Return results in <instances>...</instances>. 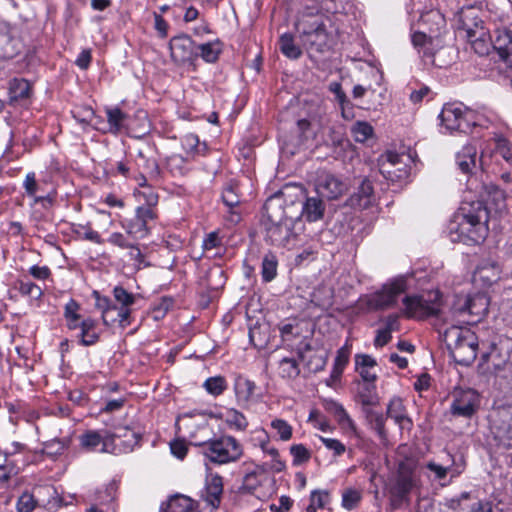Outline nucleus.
<instances>
[{
    "label": "nucleus",
    "mask_w": 512,
    "mask_h": 512,
    "mask_svg": "<svg viewBox=\"0 0 512 512\" xmlns=\"http://www.w3.org/2000/svg\"><path fill=\"white\" fill-rule=\"evenodd\" d=\"M135 217L142 220L145 224H148L149 220H153L156 218V213L154 211V208L142 205L137 207Z\"/></svg>",
    "instance_id": "69168bd1"
},
{
    "label": "nucleus",
    "mask_w": 512,
    "mask_h": 512,
    "mask_svg": "<svg viewBox=\"0 0 512 512\" xmlns=\"http://www.w3.org/2000/svg\"><path fill=\"white\" fill-rule=\"evenodd\" d=\"M489 304L490 299L485 293L457 296L442 324H476L487 315Z\"/></svg>",
    "instance_id": "20e7f679"
},
{
    "label": "nucleus",
    "mask_w": 512,
    "mask_h": 512,
    "mask_svg": "<svg viewBox=\"0 0 512 512\" xmlns=\"http://www.w3.org/2000/svg\"><path fill=\"white\" fill-rule=\"evenodd\" d=\"M404 314L408 318L417 320L436 316L439 320L441 311V296L438 291L429 292L427 295L407 296L403 299Z\"/></svg>",
    "instance_id": "6e6552de"
},
{
    "label": "nucleus",
    "mask_w": 512,
    "mask_h": 512,
    "mask_svg": "<svg viewBox=\"0 0 512 512\" xmlns=\"http://www.w3.org/2000/svg\"><path fill=\"white\" fill-rule=\"evenodd\" d=\"M484 206L489 208L490 214L492 211L500 212L505 208V194L499 188H493L488 192L486 204Z\"/></svg>",
    "instance_id": "4c0bfd02"
},
{
    "label": "nucleus",
    "mask_w": 512,
    "mask_h": 512,
    "mask_svg": "<svg viewBox=\"0 0 512 512\" xmlns=\"http://www.w3.org/2000/svg\"><path fill=\"white\" fill-rule=\"evenodd\" d=\"M347 190V185L331 174L321 177L317 184L318 193L328 199H336Z\"/></svg>",
    "instance_id": "a211bd4d"
},
{
    "label": "nucleus",
    "mask_w": 512,
    "mask_h": 512,
    "mask_svg": "<svg viewBox=\"0 0 512 512\" xmlns=\"http://www.w3.org/2000/svg\"><path fill=\"white\" fill-rule=\"evenodd\" d=\"M185 159L178 154H173L166 159V166L173 175H183L186 172Z\"/></svg>",
    "instance_id": "3c124183"
},
{
    "label": "nucleus",
    "mask_w": 512,
    "mask_h": 512,
    "mask_svg": "<svg viewBox=\"0 0 512 512\" xmlns=\"http://www.w3.org/2000/svg\"><path fill=\"white\" fill-rule=\"evenodd\" d=\"M21 49L18 30L8 22L0 19V58L11 59Z\"/></svg>",
    "instance_id": "ddd939ff"
},
{
    "label": "nucleus",
    "mask_w": 512,
    "mask_h": 512,
    "mask_svg": "<svg viewBox=\"0 0 512 512\" xmlns=\"http://www.w3.org/2000/svg\"><path fill=\"white\" fill-rule=\"evenodd\" d=\"M113 295L115 300L121 304V306L130 307L135 303V296L121 286H116L113 289Z\"/></svg>",
    "instance_id": "4d7b16f0"
},
{
    "label": "nucleus",
    "mask_w": 512,
    "mask_h": 512,
    "mask_svg": "<svg viewBox=\"0 0 512 512\" xmlns=\"http://www.w3.org/2000/svg\"><path fill=\"white\" fill-rule=\"evenodd\" d=\"M367 419L372 425L373 429L377 432V434L381 438H385L386 431H385V417L382 413L376 412L373 410L367 411Z\"/></svg>",
    "instance_id": "09e8293b"
},
{
    "label": "nucleus",
    "mask_w": 512,
    "mask_h": 512,
    "mask_svg": "<svg viewBox=\"0 0 512 512\" xmlns=\"http://www.w3.org/2000/svg\"><path fill=\"white\" fill-rule=\"evenodd\" d=\"M202 448V454L212 463L228 464L238 461L243 456V446L233 436L224 435L216 439L194 442Z\"/></svg>",
    "instance_id": "423d86ee"
},
{
    "label": "nucleus",
    "mask_w": 512,
    "mask_h": 512,
    "mask_svg": "<svg viewBox=\"0 0 512 512\" xmlns=\"http://www.w3.org/2000/svg\"><path fill=\"white\" fill-rule=\"evenodd\" d=\"M224 419L230 429L244 431L248 426L245 415L234 408L228 409L225 412Z\"/></svg>",
    "instance_id": "e433bc0d"
},
{
    "label": "nucleus",
    "mask_w": 512,
    "mask_h": 512,
    "mask_svg": "<svg viewBox=\"0 0 512 512\" xmlns=\"http://www.w3.org/2000/svg\"><path fill=\"white\" fill-rule=\"evenodd\" d=\"M80 445L87 451H94L100 445H102V452L106 451V446L109 442L108 435H102L100 432L95 430H88L79 437Z\"/></svg>",
    "instance_id": "5701e85b"
},
{
    "label": "nucleus",
    "mask_w": 512,
    "mask_h": 512,
    "mask_svg": "<svg viewBox=\"0 0 512 512\" xmlns=\"http://www.w3.org/2000/svg\"><path fill=\"white\" fill-rule=\"evenodd\" d=\"M35 500L32 494L23 493L17 501V510L19 512H31L35 508Z\"/></svg>",
    "instance_id": "680f3d73"
},
{
    "label": "nucleus",
    "mask_w": 512,
    "mask_h": 512,
    "mask_svg": "<svg viewBox=\"0 0 512 512\" xmlns=\"http://www.w3.org/2000/svg\"><path fill=\"white\" fill-rule=\"evenodd\" d=\"M477 149L473 145H466L457 153L456 161L462 172L468 173L475 166Z\"/></svg>",
    "instance_id": "c756f323"
},
{
    "label": "nucleus",
    "mask_w": 512,
    "mask_h": 512,
    "mask_svg": "<svg viewBox=\"0 0 512 512\" xmlns=\"http://www.w3.org/2000/svg\"><path fill=\"white\" fill-rule=\"evenodd\" d=\"M362 494L360 490L347 488L342 493V506L347 510H352L361 501Z\"/></svg>",
    "instance_id": "de8ad7c7"
},
{
    "label": "nucleus",
    "mask_w": 512,
    "mask_h": 512,
    "mask_svg": "<svg viewBox=\"0 0 512 512\" xmlns=\"http://www.w3.org/2000/svg\"><path fill=\"white\" fill-rule=\"evenodd\" d=\"M123 227L126 230L127 234L133 236L136 239H143L149 233L147 224H145L142 220L138 219L135 216L134 218L127 221L123 225Z\"/></svg>",
    "instance_id": "ea45409f"
},
{
    "label": "nucleus",
    "mask_w": 512,
    "mask_h": 512,
    "mask_svg": "<svg viewBox=\"0 0 512 512\" xmlns=\"http://www.w3.org/2000/svg\"><path fill=\"white\" fill-rule=\"evenodd\" d=\"M96 298L95 306L102 311V319L105 325H111L115 323L114 311L117 310V306L110 305V300L107 297H101L98 292H94Z\"/></svg>",
    "instance_id": "c9c22d12"
},
{
    "label": "nucleus",
    "mask_w": 512,
    "mask_h": 512,
    "mask_svg": "<svg viewBox=\"0 0 512 512\" xmlns=\"http://www.w3.org/2000/svg\"><path fill=\"white\" fill-rule=\"evenodd\" d=\"M329 410L334 415V417L336 418L337 422L341 427H343L344 429H350L354 432L356 431V427L353 420L349 417L348 413L346 412L342 405L333 402L330 404Z\"/></svg>",
    "instance_id": "58836bf2"
},
{
    "label": "nucleus",
    "mask_w": 512,
    "mask_h": 512,
    "mask_svg": "<svg viewBox=\"0 0 512 512\" xmlns=\"http://www.w3.org/2000/svg\"><path fill=\"white\" fill-rule=\"evenodd\" d=\"M171 56L175 62L185 63L198 56L193 40L187 35H179L170 40Z\"/></svg>",
    "instance_id": "2eb2a0df"
},
{
    "label": "nucleus",
    "mask_w": 512,
    "mask_h": 512,
    "mask_svg": "<svg viewBox=\"0 0 512 512\" xmlns=\"http://www.w3.org/2000/svg\"><path fill=\"white\" fill-rule=\"evenodd\" d=\"M495 153L512 166V141L502 135L495 136Z\"/></svg>",
    "instance_id": "a19ab883"
},
{
    "label": "nucleus",
    "mask_w": 512,
    "mask_h": 512,
    "mask_svg": "<svg viewBox=\"0 0 512 512\" xmlns=\"http://www.w3.org/2000/svg\"><path fill=\"white\" fill-rule=\"evenodd\" d=\"M163 512H197L195 502L185 495L171 497Z\"/></svg>",
    "instance_id": "c85d7f7f"
},
{
    "label": "nucleus",
    "mask_w": 512,
    "mask_h": 512,
    "mask_svg": "<svg viewBox=\"0 0 512 512\" xmlns=\"http://www.w3.org/2000/svg\"><path fill=\"white\" fill-rule=\"evenodd\" d=\"M31 85L25 79H13L9 83V100L11 103L27 99L30 96Z\"/></svg>",
    "instance_id": "cd10ccee"
},
{
    "label": "nucleus",
    "mask_w": 512,
    "mask_h": 512,
    "mask_svg": "<svg viewBox=\"0 0 512 512\" xmlns=\"http://www.w3.org/2000/svg\"><path fill=\"white\" fill-rule=\"evenodd\" d=\"M203 386L209 394L219 396L226 390L227 382L224 377L215 376L208 378Z\"/></svg>",
    "instance_id": "49530a36"
},
{
    "label": "nucleus",
    "mask_w": 512,
    "mask_h": 512,
    "mask_svg": "<svg viewBox=\"0 0 512 512\" xmlns=\"http://www.w3.org/2000/svg\"><path fill=\"white\" fill-rule=\"evenodd\" d=\"M96 326L97 321L92 318H86L81 321L79 340L82 345L91 346L99 340V333L97 332Z\"/></svg>",
    "instance_id": "bb28decb"
},
{
    "label": "nucleus",
    "mask_w": 512,
    "mask_h": 512,
    "mask_svg": "<svg viewBox=\"0 0 512 512\" xmlns=\"http://www.w3.org/2000/svg\"><path fill=\"white\" fill-rule=\"evenodd\" d=\"M18 290L22 295L29 296L32 299H39L42 295V290L38 285L25 279L18 281Z\"/></svg>",
    "instance_id": "8fccbe9b"
},
{
    "label": "nucleus",
    "mask_w": 512,
    "mask_h": 512,
    "mask_svg": "<svg viewBox=\"0 0 512 512\" xmlns=\"http://www.w3.org/2000/svg\"><path fill=\"white\" fill-rule=\"evenodd\" d=\"M377 363L376 360L367 354H357L355 356L356 371L362 380L367 383V390L371 392L374 388V382L377 380V374L374 371Z\"/></svg>",
    "instance_id": "dca6fc26"
},
{
    "label": "nucleus",
    "mask_w": 512,
    "mask_h": 512,
    "mask_svg": "<svg viewBox=\"0 0 512 512\" xmlns=\"http://www.w3.org/2000/svg\"><path fill=\"white\" fill-rule=\"evenodd\" d=\"M128 255L132 261H134V265L137 269H141L143 266L146 267L148 264L145 262V257L141 252L140 248L137 245L132 243L129 244Z\"/></svg>",
    "instance_id": "052dcab7"
},
{
    "label": "nucleus",
    "mask_w": 512,
    "mask_h": 512,
    "mask_svg": "<svg viewBox=\"0 0 512 512\" xmlns=\"http://www.w3.org/2000/svg\"><path fill=\"white\" fill-rule=\"evenodd\" d=\"M256 385L253 381L238 375L234 381V392L236 400L242 407H248L252 402L257 401L255 396Z\"/></svg>",
    "instance_id": "f3484780"
},
{
    "label": "nucleus",
    "mask_w": 512,
    "mask_h": 512,
    "mask_svg": "<svg viewBox=\"0 0 512 512\" xmlns=\"http://www.w3.org/2000/svg\"><path fill=\"white\" fill-rule=\"evenodd\" d=\"M329 501V495L325 491L315 490L311 493L310 504L316 508H324Z\"/></svg>",
    "instance_id": "0e129e2a"
},
{
    "label": "nucleus",
    "mask_w": 512,
    "mask_h": 512,
    "mask_svg": "<svg viewBox=\"0 0 512 512\" xmlns=\"http://www.w3.org/2000/svg\"><path fill=\"white\" fill-rule=\"evenodd\" d=\"M221 238L218 233L213 231L207 234V236L203 240L202 247L205 251L212 250L221 245Z\"/></svg>",
    "instance_id": "774afa93"
},
{
    "label": "nucleus",
    "mask_w": 512,
    "mask_h": 512,
    "mask_svg": "<svg viewBox=\"0 0 512 512\" xmlns=\"http://www.w3.org/2000/svg\"><path fill=\"white\" fill-rule=\"evenodd\" d=\"M131 308L130 307H117L114 311L115 323H118L121 328H126L131 324Z\"/></svg>",
    "instance_id": "bf43d9fd"
},
{
    "label": "nucleus",
    "mask_w": 512,
    "mask_h": 512,
    "mask_svg": "<svg viewBox=\"0 0 512 512\" xmlns=\"http://www.w3.org/2000/svg\"><path fill=\"white\" fill-rule=\"evenodd\" d=\"M107 121L109 125L108 131L117 134L124 127V123L127 119V114H125L118 107H110L106 109Z\"/></svg>",
    "instance_id": "473e14b6"
},
{
    "label": "nucleus",
    "mask_w": 512,
    "mask_h": 512,
    "mask_svg": "<svg viewBox=\"0 0 512 512\" xmlns=\"http://www.w3.org/2000/svg\"><path fill=\"white\" fill-rule=\"evenodd\" d=\"M271 427L277 432L279 439L288 441L292 437V427L283 419H274L271 422Z\"/></svg>",
    "instance_id": "603ef678"
},
{
    "label": "nucleus",
    "mask_w": 512,
    "mask_h": 512,
    "mask_svg": "<svg viewBox=\"0 0 512 512\" xmlns=\"http://www.w3.org/2000/svg\"><path fill=\"white\" fill-rule=\"evenodd\" d=\"M278 259L273 252H267L262 259L261 276L264 282H271L277 276Z\"/></svg>",
    "instance_id": "2f4dec72"
},
{
    "label": "nucleus",
    "mask_w": 512,
    "mask_h": 512,
    "mask_svg": "<svg viewBox=\"0 0 512 512\" xmlns=\"http://www.w3.org/2000/svg\"><path fill=\"white\" fill-rule=\"evenodd\" d=\"M438 330L456 363L468 366L476 359L478 340L474 332L457 324Z\"/></svg>",
    "instance_id": "7ed1b4c3"
},
{
    "label": "nucleus",
    "mask_w": 512,
    "mask_h": 512,
    "mask_svg": "<svg viewBox=\"0 0 512 512\" xmlns=\"http://www.w3.org/2000/svg\"><path fill=\"white\" fill-rule=\"evenodd\" d=\"M291 455L293 456V464L300 465L307 462L310 457V451L302 444L292 445L290 447Z\"/></svg>",
    "instance_id": "6e6d98bb"
},
{
    "label": "nucleus",
    "mask_w": 512,
    "mask_h": 512,
    "mask_svg": "<svg viewBox=\"0 0 512 512\" xmlns=\"http://www.w3.org/2000/svg\"><path fill=\"white\" fill-rule=\"evenodd\" d=\"M375 202L374 189L368 179H363L357 190L350 196L349 203L353 208L366 209Z\"/></svg>",
    "instance_id": "6ab92c4d"
},
{
    "label": "nucleus",
    "mask_w": 512,
    "mask_h": 512,
    "mask_svg": "<svg viewBox=\"0 0 512 512\" xmlns=\"http://www.w3.org/2000/svg\"><path fill=\"white\" fill-rule=\"evenodd\" d=\"M407 289L406 278L397 277L383 285L380 291L371 294L366 299L367 307L371 310L387 309L394 306L398 297Z\"/></svg>",
    "instance_id": "1a4fd4ad"
},
{
    "label": "nucleus",
    "mask_w": 512,
    "mask_h": 512,
    "mask_svg": "<svg viewBox=\"0 0 512 512\" xmlns=\"http://www.w3.org/2000/svg\"><path fill=\"white\" fill-rule=\"evenodd\" d=\"M259 445L261 450L272 458L270 469L280 472L285 468V463L280 459L279 452L275 447L269 445V437L264 430L259 431Z\"/></svg>",
    "instance_id": "a878e982"
},
{
    "label": "nucleus",
    "mask_w": 512,
    "mask_h": 512,
    "mask_svg": "<svg viewBox=\"0 0 512 512\" xmlns=\"http://www.w3.org/2000/svg\"><path fill=\"white\" fill-rule=\"evenodd\" d=\"M205 501L213 509L218 508L223 492V482L220 476H213L206 483Z\"/></svg>",
    "instance_id": "393cba45"
},
{
    "label": "nucleus",
    "mask_w": 512,
    "mask_h": 512,
    "mask_svg": "<svg viewBox=\"0 0 512 512\" xmlns=\"http://www.w3.org/2000/svg\"><path fill=\"white\" fill-rule=\"evenodd\" d=\"M329 21V18L321 13L302 12L296 22V29L306 44L315 47L317 51H322L329 40L326 25Z\"/></svg>",
    "instance_id": "0eeeda50"
},
{
    "label": "nucleus",
    "mask_w": 512,
    "mask_h": 512,
    "mask_svg": "<svg viewBox=\"0 0 512 512\" xmlns=\"http://www.w3.org/2000/svg\"><path fill=\"white\" fill-rule=\"evenodd\" d=\"M500 270L496 264L482 265L477 268L475 277L491 284L499 279Z\"/></svg>",
    "instance_id": "37998d69"
},
{
    "label": "nucleus",
    "mask_w": 512,
    "mask_h": 512,
    "mask_svg": "<svg viewBox=\"0 0 512 512\" xmlns=\"http://www.w3.org/2000/svg\"><path fill=\"white\" fill-rule=\"evenodd\" d=\"M467 114L468 113L460 103L446 104L439 114L441 127L447 132H467L470 127Z\"/></svg>",
    "instance_id": "f8f14e48"
},
{
    "label": "nucleus",
    "mask_w": 512,
    "mask_h": 512,
    "mask_svg": "<svg viewBox=\"0 0 512 512\" xmlns=\"http://www.w3.org/2000/svg\"><path fill=\"white\" fill-rule=\"evenodd\" d=\"M417 485V478L414 471L405 464H401L395 479L389 485L391 503L399 507L407 501L409 493Z\"/></svg>",
    "instance_id": "9d476101"
},
{
    "label": "nucleus",
    "mask_w": 512,
    "mask_h": 512,
    "mask_svg": "<svg viewBox=\"0 0 512 512\" xmlns=\"http://www.w3.org/2000/svg\"><path fill=\"white\" fill-rule=\"evenodd\" d=\"M323 201L318 197H308L302 206L301 216L309 222L320 220L324 215Z\"/></svg>",
    "instance_id": "b1692460"
},
{
    "label": "nucleus",
    "mask_w": 512,
    "mask_h": 512,
    "mask_svg": "<svg viewBox=\"0 0 512 512\" xmlns=\"http://www.w3.org/2000/svg\"><path fill=\"white\" fill-rule=\"evenodd\" d=\"M373 127L365 121H357L351 127V133L356 142L363 143L373 136Z\"/></svg>",
    "instance_id": "79ce46f5"
},
{
    "label": "nucleus",
    "mask_w": 512,
    "mask_h": 512,
    "mask_svg": "<svg viewBox=\"0 0 512 512\" xmlns=\"http://www.w3.org/2000/svg\"><path fill=\"white\" fill-rule=\"evenodd\" d=\"M297 126L305 139L315 138L317 133L324 126L322 118L300 119L297 121Z\"/></svg>",
    "instance_id": "f704fd0d"
},
{
    "label": "nucleus",
    "mask_w": 512,
    "mask_h": 512,
    "mask_svg": "<svg viewBox=\"0 0 512 512\" xmlns=\"http://www.w3.org/2000/svg\"><path fill=\"white\" fill-rule=\"evenodd\" d=\"M222 199L225 205L230 208L237 206L240 202L239 197L233 187H227L222 194Z\"/></svg>",
    "instance_id": "338daca9"
},
{
    "label": "nucleus",
    "mask_w": 512,
    "mask_h": 512,
    "mask_svg": "<svg viewBox=\"0 0 512 512\" xmlns=\"http://www.w3.org/2000/svg\"><path fill=\"white\" fill-rule=\"evenodd\" d=\"M265 472L263 466H257L252 472L247 473L243 478V486L248 490H254L260 484L259 477Z\"/></svg>",
    "instance_id": "5fc2aeb1"
},
{
    "label": "nucleus",
    "mask_w": 512,
    "mask_h": 512,
    "mask_svg": "<svg viewBox=\"0 0 512 512\" xmlns=\"http://www.w3.org/2000/svg\"><path fill=\"white\" fill-rule=\"evenodd\" d=\"M489 218V208L482 201L463 202L449 226L451 240L466 245L483 242L488 234Z\"/></svg>",
    "instance_id": "f257e3e1"
},
{
    "label": "nucleus",
    "mask_w": 512,
    "mask_h": 512,
    "mask_svg": "<svg viewBox=\"0 0 512 512\" xmlns=\"http://www.w3.org/2000/svg\"><path fill=\"white\" fill-rule=\"evenodd\" d=\"M267 215L266 241L278 247L291 248L295 245L302 223L299 217H291L271 201L265 204Z\"/></svg>",
    "instance_id": "f03ea898"
},
{
    "label": "nucleus",
    "mask_w": 512,
    "mask_h": 512,
    "mask_svg": "<svg viewBox=\"0 0 512 512\" xmlns=\"http://www.w3.org/2000/svg\"><path fill=\"white\" fill-rule=\"evenodd\" d=\"M379 171L392 182L400 181L407 177L408 171L402 156L395 152H387L379 160Z\"/></svg>",
    "instance_id": "4468645a"
},
{
    "label": "nucleus",
    "mask_w": 512,
    "mask_h": 512,
    "mask_svg": "<svg viewBox=\"0 0 512 512\" xmlns=\"http://www.w3.org/2000/svg\"><path fill=\"white\" fill-rule=\"evenodd\" d=\"M279 49L286 57L290 59H298L302 51L294 42V37L290 33H284L279 38Z\"/></svg>",
    "instance_id": "72a5a7b5"
},
{
    "label": "nucleus",
    "mask_w": 512,
    "mask_h": 512,
    "mask_svg": "<svg viewBox=\"0 0 512 512\" xmlns=\"http://www.w3.org/2000/svg\"><path fill=\"white\" fill-rule=\"evenodd\" d=\"M480 401V395L473 389L455 391L450 405V413L455 417L469 419L477 413Z\"/></svg>",
    "instance_id": "9b49d317"
},
{
    "label": "nucleus",
    "mask_w": 512,
    "mask_h": 512,
    "mask_svg": "<svg viewBox=\"0 0 512 512\" xmlns=\"http://www.w3.org/2000/svg\"><path fill=\"white\" fill-rule=\"evenodd\" d=\"M198 55L206 62H215L219 56L220 48L218 43H205L196 47Z\"/></svg>",
    "instance_id": "a18cd8bd"
},
{
    "label": "nucleus",
    "mask_w": 512,
    "mask_h": 512,
    "mask_svg": "<svg viewBox=\"0 0 512 512\" xmlns=\"http://www.w3.org/2000/svg\"><path fill=\"white\" fill-rule=\"evenodd\" d=\"M23 187L26 194L33 198V204L40 203L45 208L52 204L54 196L50 195V193L46 195H37L38 192L42 191V188L41 185L37 182L34 172L27 173L23 182Z\"/></svg>",
    "instance_id": "412c9836"
},
{
    "label": "nucleus",
    "mask_w": 512,
    "mask_h": 512,
    "mask_svg": "<svg viewBox=\"0 0 512 512\" xmlns=\"http://www.w3.org/2000/svg\"><path fill=\"white\" fill-rule=\"evenodd\" d=\"M109 439H114V438H121V437H125L127 438L126 440V443L128 445L129 448H133V446L137 445L138 442H139V436L136 432L130 430L128 427H121V428H117L116 431L111 435V436H108Z\"/></svg>",
    "instance_id": "864d4df0"
},
{
    "label": "nucleus",
    "mask_w": 512,
    "mask_h": 512,
    "mask_svg": "<svg viewBox=\"0 0 512 512\" xmlns=\"http://www.w3.org/2000/svg\"><path fill=\"white\" fill-rule=\"evenodd\" d=\"M412 43L415 47H420L419 53H422V58L425 64L437 65L435 62L434 54L431 52V42L428 41L427 36L424 33L416 32L412 36Z\"/></svg>",
    "instance_id": "7c9ffc66"
},
{
    "label": "nucleus",
    "mask_w": 512,
    "mask_h": 512,
    "mask_svg": "<svg viewBox=\"0 0 512 512\" xmlns=\"http://www.w3.org/2000/svg\"><path fill=\"white\" fill-rule=\"evenodd\" d=\"M173 301L170 298H162L159 304H157L152 311V317L154 320H159L165 316V314L172 307Z\"/></svg>",
    "instance_id": "e2e57ef3"
},
{
    "label": "nucleus",
    "mask_w": 512,
    "mask_h": 512,
    "mask_svg": "<svg viewBox=\"0 0 512 512\" xmlns=\"http://www.w3.org/2000/svg\"><path fill=\"white\" fill-rule=\"evenodd\" d=\"M387 417L393 419L401 430H410L413 426L402 400L398 397L390 400L387 407Z\"/></svg>",
    "instance_id": "4be33fe9"
},
{
    "label": "nucleus",
    "mask_w": 512,
    "mask_h": 512,
    "mask_svg": "<svg viewBox=\"0 0 512 512\" xmlns=\"http://www.w3.org/2000/svg\"><path fill=\"white\" fill-rule=\"evenodd\" d=\"M491 43L500 58L512 67V32L509 30H498L495 39Z\"/></svg>",
    "instance_id": "aec40b11"
},
{
    "label": "nucleus",
    "mask_w": 512,
    "mask_h": 512,
    "mask_svg": "<svg viewBox=\"0 0 512 512\" xmlns=\"http://www.w3.org/2000/svg\"><path fill=\"white\" fill-rule=\"evenodd\" d=\"M319 439L328 450L333 452L335 456H341L346 451V446L338 439L326 438L323 436H320Z\"/></svg>",
    "instance_id": "13d9d810"
},
{
    "label": "nucleus",
    "mask_w": 512,
    "mask_h": 512,
    "mask_svg": "<svg viewBox=\"0 0 512 512\" xmlns=\"http://www.w3.org/2000/svg\"><path fill=\"white\" fill-rule=\"evenodd\" d=\"M298 363L293 358H283L279 363V374L283 378L292 379L299 375Z\"/></svg>",
    "instance_id": "c03bdc74"
},
{
    "label": "nucleus",
    "mask_w": 512,
    "mask_h": 512,
    "mask_svg": "<svg viewBox=\"0 0 512 512\" xmlns=\"http://www.w3.org/2000/svg\"><path fill=\"white\" fill-rule=\"evenodd\" d=\"M457 30L459 36L467 40L475 53L485 55L489 52L491 36L476 10L470 8L460 13Z\"/></svg>",
    "instance_id": "39448f33"
}]
</instances>
